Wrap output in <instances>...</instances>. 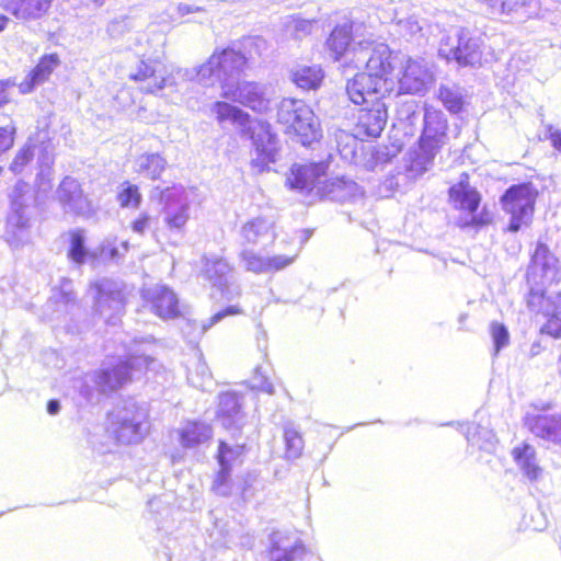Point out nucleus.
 Segmentation results:
<instances>
[{
    "label": "nucleus",
    "instance_id": "f257e3e1",
    "mask_svg": "<svg viewBox=\"0 0 561 561\" xmlns=\"http://www.w3.org/2000/svg\"><path fill=\"white\" fill-rule=\"evenodd\" d=\"M345 92L351 103L362 106L353 128L355 137L378 138L389 117L386 101L396 94L394 50L387 44L373 45L364 70L346 81Z\"/></svg>",
    "mask_w": 561,
    "mask_h": 561
},
{
    "label": "nucleus",
    "instance_id": "f03ea898",
    "mask_svg": "<svg viewBox=\"0 0 561 561\" xmlns=\"http://www.w3.org/2000/svg\"><path fill=\"white\" fill-rule=\"evenodd\" d=\"M276 121L284 127L286 135L296 138L304 146H310L321 138L319 119L302 100L283 99L277 106Z\"/></svg>",
    "mask_w": 561,
    "mask_h": 561
},
{
    "label": "nucleus",
    "instance_id": "7ed1b4c3",
    "mask_svg": "<svg viewBox=\"0 0 561 561\" xmlns=\"http://www.w3.org/2000/svg\"><path fill=\"white\" fill-rule=\"evenodd\" d=\"M539 191L531 182L508 186L500 197L502 209L510 216L508 232H517L533 222Z\"/></svg>",
    "mask_w": 561,
    "mask_h": 561
},
{
    "label": "nucleus",
    "instance_id": "20e7f679",
    "mask_svg": "<svg viewBox=\"0 0 561 561\" xmlns=\"http://www.w3.org/2000/svg\"><path fill=\"white\" fill-rule=\"evenodd\" d=\"M525 278L530 289H538V286L552 285L561 280L559 260L547 244L542 242L536 244Z\"/></svg>",
    "mask_w": 561,
    "mask_h": 561
},
{
    "label": "nucleus",
    "instance_id": "39448f33",
    "mask_svg": "<svg viewBox=\"0 0 561 561\" xmlns=\"http://www.w3.org/2000/svg\"><path fill=\"white\" fill-rule=\"evenodd\" d=\"M247 64V57L239 50L230 47L216 49L201 65L198 75L202 78H228L243 72Z\"/></svg>",
    "mask_w": 561,
    "mask_h": 561
},
{
    "label": "nucleus",
    "instance_id": "423d86ee",
    "mask_svg": "<svg viewBox=\"0 0 561 561\" xmlns=\"http://www.w3.org/2000/svg\"><path fill=\"white\" fill-rule=\"evenodd\" d=\"M526 302L530 310L547 317L540 332L561 339V293L554 297H547L545 290L530 289L526 296Z\"/></svg>",
    "mask_w": 561,
    "mask_h": 561
},
{
    "label": "nucleus",
    "instance_id": "0eeeda50",
    "mask_svg": "<svg viewBox=\"0 0 561 561\" xmlns=\"http://www.w3.org/2000/svg\"><path fill=\"white\" fill-rule=\"evenodd\" d=\"M142 300L150 311L163 321L183 316L182 305L176 293L167 285H156L144 290Z\"/></svg>",
    "mask_w": 561,
    "mask_h": 561
},
{
    "label": "nucleus",
    "instance_id": "6e6552de",
    "mask_svg": "<svg viewBox=\"0 0 561 561\" xmlns=\"http://www.w3.org/2000/svg\"><path fill=\"white\" fill-rule=\"evenodd\" d=\"M138 368L137 357L130 356L114 365L96 371L94 383L101 394L108 396L133 380V373Z\"/></svg>",
    "mask_w": 561,
    "mask_h": 561
},
{
    "label": "nucleus",
    "instance_id": "1a4fd4ad",
    "mask_svg": "<svg viewBox=\"0 0 561 561\" xmlns=\"http://www.w3.org/2000/svg\"><path fill=\"white\" fill-rule=\"evenodd\" d=\"M448 122L439 111L426 112L424 126L419 138V147L426 156L436 154L445 145Z\"/></svg>",
    "mask_w": 561,
    "mask_h": 561
},
{
    "label": "nucleus",
    "instance_id": "9d476101",
    "mask_svg": "<svg viewBox=\"0 0 561 561\" xmlns=\"http://www.w3.org/2000/svg\"><path fill=\"white\" fill-rule=\"evenodd\" d=\"M374 41H360L357 47L354 46V28L352 23L335 25L325 39L324 47L334 61L341 60L348 51L358 49H369L371 53Z\"/></svg>",
    "mask_w": 561,
    "mask_h": 561
},
{
    "label": "nucleus",
    "instance_id": "9b49d317",
    "mask_svg": "<svg viewBox=\"0 0 561 561\" xmlns=\"http://www.w3.org/2000/svg\"><path fill=\"white\" fill-rule=\"evenodd\" d=\"M329 164L325 161L294 164L286 178V185L299 192L309 193L321 183L327 175Z\"/></svg>",
    "mask_w": 561,
    "mask_h": 561
},
{
    "label": "nucleus",
    "instance_id": "f8f14e48",
    "mask_svg": "<svg viewBox=\"0 0 561 561\" xmlns=\"http://www.w3.org/2000/svg\"><path fill=\"white\" fill-rule=\"evenodd\" d=\"M159 66L157 60H140L135 71L129 75V79L138 84L141 93L156 94L168 85L169 76Z\"/></svg>",
    "mask_w": 561,
    "mask_h": 561
},
{
    "label": "nucleus",
    "instance_id": "ddd939ff",
    "mask_svg": "<svg viewBox=\"0 0 561 561\" xmlns=\"http://www.w3.org/2000/svg\"><path fill=\"white\" fill-rule=\"evenodd\" d=\"M222 98L231 99L257 114L265 113L270 108V99L256 81L239 82L234 89L224 91Z\"/></svg>",
    "mask_w": 561,
    "mask_h": 561
},
{
    "label": "nucleus",
    "instance_id": "4468645a",
    "mask_svg": "<svg viewBox=\"0 0 561 561\" xmlns=\"http://www.w3.org/2000/svg\"><path fill=\"white\" fill-rule=\"evenodd\" d=\"M523 425L536 437L554 444H561V414L548 413L542 410L528 413Z\"/></svg>",
    "mask_w": 561,
    "mask_h": 561
},
{
    "label": "nucleus",
    "instance_id": "2eb2a0df",
    "mask_svg": "<svg viewBox=\"0 0 561 561\" xmlns=\"http://www.w3.org/2000/svg\"><path fill=\"white\" fill-rule=\"evenodd\" d=\"M245 449V445H239L232 448L225 440H219L216 459L219 465V470L216 472L211 483V491L219 496H228L230 494L231 485V466L229 458L240 456Z\"/></svg>",
    "mask_w": 561,
    "mask_h": 561
},
{
    "label": "nucleus",
    "instance_id": "dca6fc26",
    "mask_svg": "<svg viewBox=\"0 0 561 561\" xmlns=\"http://www.w3.org/2000/svg\"><path fill=\"white\" fill-rule=\"evenodd\" d=\"M57 202L65 213L76 216L91 210L92 205L85 196L81 184L70 178H65L57 188Z\"/></svg>",
    "mask_w": 561,
    "mask_h": 561
},
{
    "label": "nucleus",
    "instance_id": "f3484780",
    "mask_svg": "<svg viewBox=\"0 0 561 561\" xmlns=\"http://www.w3.org/2000/svg\"><path fill=\"white\" fill-rule=\"evenodd\" d=\"M448 198L456 209L471 215L477 213L482 202L480 192L470 183L468 172L461 173L459 180L448 188Z\"/></svg>",
    "mask_w": 561,
    "mask_h": 561
},
{
    "label": "nucleus",
    "instance_id": "a211bd4d",
    "mask_svg": "<svg viewBox=\"0 0 561 561\" xmlns=\"http://www.w3.org/2000/svg\"><path fill=\"white\" fill-rule=\"evenodd\" d=\"M482 56L481 41L461 30L457 35V45L451 49V58L461 67H474L481 64Z\"/></svg>",
    "mask_w": 561,
    "mask_h": 561
},
{
    "label": "nucleus",
    "instance_id": "6ab92c4d",
    "mask_svg": "<svg viewBox=\"0 0 561 561\" xmlns=\"http://www.w3.org/2000/svg\"><path fill=\"white\" fill-rule=\"evenodd\" d=\"M60 64L61 60L57 53L42 55L37 64L27 73L26 78L19 84L20 92L23 94L30 93L38 84L48 81L51 73Z\"/></svg>",
    "mask_w": 561,
    "mask_h": 561
},
{
    "label": "nucleus",
    "instance_id": "aec40b11",
    "mask_svg": "<svg viewBox=\"0 0 561 561\" xmlns=\"http://www.w3.org/2000/svg\"><path fill=\"white\" fill-rule=\"evenodd\" d=\"M397 60V56L394 55V61ZM397 66L394 65V70ZM426 70L424 66L412 58L407 59L404 67L402 69L401 77L399 80H396V95L400 94H414L421 91L424 87V75ZM394 79H397V75L394 73Z\"/></svg>",
    "mask_w": 561,
    "mask_h": 561
},
{
    "label": "nucleus",
    "instance_id": "412c9836",
    "mask_svg": "<svg viewBox=\"0 0 561 561\" xmlns=\"http://www.w3.org/2000/svg\"><path fill=\"white\" fill-rule=\"evenodd\" d=\"M51 0H4L2 8L18 20L28 21L44 16Z\"/></svg>",
    "mask_w": 561,
    "mask_h": 561
},
{
    "label": "nucleus",
    "instance_id": "4be33fe9",
    "mask_svg": "<svg viewBox=\"0 0 561 561\" xmlns=\"http://www.w3.org/2000/svg\"><path fill=\"white\" fill-rule=\"evenodd\" d=\"M242 415V404L238 393L225 391L218 394L215 416L224 427H232Z\"/></svg>",
    "mask_w": 561,
    "mask_h": 561
},
{
    "label": "nucleus",
    "instance_id": "5701e85b",
    "mask_svg": "<svg viewBox=\"0 0 561 561\" xmlns=\"http://www.w3.org/2000/svg\"><path fill=\"white\" fill-rule=\"evenodd\" d=\"M211 438V425L201 420H188L179 430V442L185 449L196 448Z\"/></svg>",
    "mask_w": 561,
    "mask_h": 561
},
{
    "label": "nucleus",
    "instance_id": "b1692460",
    "mask_svg": "<svg viewBox=\"0 0 561 561\" xmlns=\"http://www.w3.org/2000/svg\"><path fill=\"white\" fill-rule=\"evenodd\" d=\"M511 455L529 481H537L541 477L542 469L537 462L536 450L529 443L524 442L515 446Z\"/></svg>",
    "mask_w": 561,
    "mask_h": 561
},
{
    "label": "nucleus",
    "instance_id": "393cba45",
    "mask_svg": "<svg viewBox=\"0 0 561 561\" xmlns=\"http://www.w3.org/2000/svg\"><path fill=\"white\" fill-rule=\"evenodd\" d=\"M304 551L301 543L291 542L287 536L275 535L267 549V558L270 561H295Z\"/></svg>",
    "mask_w": 561,
    "mask_h": 561
},
{
    "label": "nucleus",
    "instance_id": "a878e982",
    "mask_svg": "<svg viewBox=\"0 0 561 561\" xmlns=\"http://www.w3.org/2000/svg\"><path fill=\"white\" fill-rule=\"evenodd\" d=\"M325 73L320 65H302L291 72L293 83L304 91L318 90L324 80Z\"/></svg>",
    "mask_w": 561,
    "mask_h": 561
},
{
    "label": "nucleus",
    "instance_id": "bb28decb",
    "mask_svg": "<svg viewBox=\"0 0 561 561\" xmlns=\"http://www.w3.org/2000/svg\"><path fill=\"white\" fill-rule=\"evenodd\" d=\"M215 118L219 124L231 122L242 128H249L251 124V116L242 108L232 105L226 101H216L211 107Z\"/></svg>",
    "mask_w": 561,
    "mask_h": 561
},
{
    "label": "nucleus",
    "instance_id": "cd10ccee",
    "mask_svg": "<svg viewBox=\"0 0 561 561\" xmlns=\"http://www.w3.org/2000/svg\"><path fill=\"white\" fill-rule=\"evenodd\" d=\"M167 160L161 153L145 152L137 157L135 172L151 181H157L167 169Z\"/></svg>",
    "mask_w": 561,
    "mask_h": 561
},
{
    "label": "nucleus",
    "instance_id": "c85d7f7f",
    "mask_svg": "<svg viewBox=\"0 0 561 561\" xmlns=\"http://www.w3.org/2000/svg\"><path fill=\"white\" fill-rule=\"evenodd\" d=\"M268 234L275 238L273 224L263 218L251 219L241 227V236L244 242L249 244H254Z\"/></svg>",
    "mask_w": 561,
    "mask_h": 561
},
{
    "label": "nucleus",
    "instance_id": "c756f323",
    "mask_svg": "<svg viewBox=\"0 0 561 561\" xmlns=\"http://www.w3.org/2000/svg\"><path fill=\"white\" fill-rule=\"evenodd\" d=\"M84 241L85 237L82 229H73L68 232L67 257L77 265L85 263L89 256Z\"/></svg>",
    "mask_w": 561,
    "mask_h": 561
},
{
    "label": "nucleus",
    "instance_id": "7c9ffc66",
    "mask_svg": "<svg viewBox=\"0 0 561 561\" xmlns=\"http://www.w3.org/2000/svg\"><path fill=\"white\" fill-rule=\"evenodd\" d=\"M285 444V457L287 459H297L302 455L305 443L301 433L291 426H287L283 432Z\"/></svg>",
    "mask_w": 561,
    "mask_h": 561
},
{
    "label": "nucleus",
    "instance_id": "2f4dec72",
    "mask_svg": "<svg viewBox=\"0 0 561 561\" xmlns=\"http://www.w3.org/2000/svg\"><path fill=\"white\" fill-rule=\"evenodd\" d=\"M116 198L122 208H138L142 201L138 185L130 182H124Z\"/></svg>",
    "mask_w": 561,
    "mask_h": 561
},
{
    "label": "nucleus",
    "instance_id": "473e14b6",
    "mask_svg": "<svg viewBox=\"0 0 561 561\" xmlns=\"http://www.w3.org/2000/svg\"><path fill=\"white\" fill-rule=\"evenodd\" d=\"M229 270V263L221 256L203 257V274L207 279H221Z\"/></svg>",
    "mask_w": 561,
    "mask_h": 561
},
{
    "label": "nucleus",
    "instance_id": "72a5a7b5",
    "mask_svg": "<svg viewBox=\"0 0 561 561\" xmlns=\"http://www.w3.org/2000/svg\"><path fill=\"white\" fill-rule=\"evenodd\" d=\"M437 98L446 110L453 114H458L463 110L465 101L462 95L449 87H440Z\"/></svg>",
    "mask_w": 561,
    "mask_h": 561
},
{
    "label": "nucleus",
    "instance_id": "f704fd0d",
    "mask_svg": "<svg viewBox=\"0 0 561 561\" xmlns=\"http://www.w3.org/2000/svg\"><path fill=\"white\" fill-rule=\"evenodd\" d=\"M489 330L494 344V355H497L510 344V332L503 323L497 321L491 322Z\"/></svg>",
    "mask_w": 561,
    "mask_h": 561
},
{
    "label": "nucleus",
    "instance_id": "c9c22d12",
    "mask_svg": "<svg viewBox=\"0 0 561 561\" xmlns=\"http://www.w3.org/2000/svg\"><path fill=\"white\" fill-rule=\"evenodd\" d=\"M245 268L254 274L268 273L266 257L250 251H242L240 254Z\"/></svg>",
    "mask_w": 561,
    "mask_h": 561
},
{
    "label": "nucleus",
    "instance_id": "e433bc0d",
    "mask_svg": "<svg viewBox=\"0 0 561 561\" xmlns=\"http://www.w3.org/2000/svg\"><path fill=\"white\" fill-rule=\"evenodd\" d=\"M16 130V125L12 119L8 125L0 127V154L9 151L13 147Z\"/></svg>",
    "mask_w": 561,
    "mask_h": 561
},
{
    "label": "nucleus",
    "instance_id": "4c0bfd02",
    "mask_svg": "<svg viewBox=\"0 0 561 561\" xmlns=\"http://www.w3.org/2000/svg\"><path fill=\"white\" fill-rule=\"evenodd\" d=\"M34 157L33 148L31 146H23L14 156L10 170L13 173H20Z\"/></svg>",
    "mask_w": 561,
    "mask_h": 561
},
{
    "label": "nucleus",
    "instance_id": "58836bf2",
    "mask_svg": "<svg viewBox=\"0 0 561 561\" xmlns=\"http://www.w3.org/2000/svg\"><path fill=\"white\" fill-rule=\"evenodd\" d=\"M188 220L187 207L182 206L176 211L168 215L164 219L165 225L172 230H182Z\"/></svg>",
    "mask_w": 561,
    "mask_h": 561
},
{
    "label": "nucleus",
    "instance_id": "ea45409f",
    "mask_svg": "<svg viewBox=\"0 0 561 561\" xmlns=\"http://www.w3.org/2000/svg\"><path fill=\"white\" fill-rule=\"evenodd\" d=\"M296 257H297L296 253H294L291 255L277 254V255L266 257L268 273L278 272V271L286 268L287 266H289L290 264H293L295 262Z\"/></svg>",
    "mask_w": 561,
    "mask_h": 561
},
{
    "label": "nucleus",
    "instance_id": "a19ab883",
    "mask_svg": "<svg viewBox=\"0 0 561 561\" xmlns=\"http://www.w3.org/2000/svg\"><path fill=\"white\" fill-rule=\"evenodd\" d=\"M492 216L484 209L478 216H472L470 220H462L457 224L460 229L482 228L492 224Z\"/></svg>",
    "mask_w": 561,
    "mask_h": 561
},
{
    "label": "nucleus",
    "instance_id": "79ce46f5",
    "mask_svg": "<svg viewBox=\"0 0 561 561\" xmlns=\"http://www.w3.org/2000/svg\"><path fill=\"white\" fill-rule=\"evenodd\" d=\"M140 432H141V424L134 422L131 420H123L116 430L118 439H125L126 433H129L133 436H139Z\"/></svg>",
    "mask_w": 561,
    "mask_h": 561
},
{
    "label": "nucleus",
    "instance_id": "37998d69",
    "mask_svg": "<svg viewBox=\"0 0 561 561\" xmlns=\"http://www.w3.org/2000/svg\"><path fill=\"white\" fill-rule=\"evenodd\" d=\"M151 221V217L147 213H141L137 218H135L131 224L130 228L135 233L144 234L145 231L148 229Z\"/></svg>",
    "mask_w": 561,
    "mask_h": 561
},
{
    "label": "nucleus",
    "instance_id": "c03bdc74",
    "mask_svg": "<svg viewBox=\"0 0 561 561\" xmlns=\"http://www.w3.org/2000/svg\"><path fill=\"white\" fill-rule=\"evenodd\" d=\"M240 313H241V309L238 306H229V307L216 312L215 314H213L210 318V324L218 322L219 320H221L222 318H225L227 316H236V314H240Z\"/></svg>",
    "mask_w": 561,
    "mask_h": 561
},
{
    "label": "nucleus",
    "instance_id": "a18cd8bd",
    "mask_svg": "<svg viewBox=\"0 0 561 561\" xmlns=\"http://www.w3.org/2000/svg\"><path fill=\"white\" fill-rule=\"evenodd\" d=\"M14 85L11 80H0V107L10 102L9 89Z\"/></svg>",
    "mask_w": 561,
    "mask_h": 561
},
{
    "label": "nucleus",
    "instance_id": "49530a36",
    "mask_svg": "<svg viewBox=\"0 0 561 561\" xmlns=\"http://www.w3.org/2000/svg\"><path fill=\"white\" fill-rule=\"evenodd\" d=\"M547 137L553 149L561 152V130L549 127Z\"/></svg>",
    "mask_w": 561,
    "mask_h": 561
},
{
    "label": "nucleus",
    "instance_id": "de8ad7c7",
    "mask_svg": "<svg viewBox=\"0 0 561 561\" xmlns=\"http://www.w3.org/2000/svg\"><path fill=\"white\" fill-rule=\"evenodd\" d=\"M101 254L111 260H117L121 254L115 245H106L101 249Z\"/></svg>",
    "mask_w": 561,
    "mask_h": 561
},
{
    "label": "nucleus",
    "instance_id": "09e8293b",
    "mask_svg": "<svg viewBox=\"0 0 561 561\" xmlns=\"http://www.w3.org/2000/svg\"><path fill=\"white\" fill-rule=\"evenodd\" d=\"M543 350H545V346L541 344V342L536 341L530 346L528 357L534 358V357L540 355L543 352Z\"/></svg>",
    "mask_w": 561,
    "mask_h": 561
},
{
    "label": "nucleus",
    "instance_id": "8fccbe9b",
    "mask_svg": "<svg viewBox=\"0 0 561 561\" xmlns=\"http://www.w3.org/2000/svg\"><path fill=\"white\" fill-rule=\"evenodd\" d=\"M59 410V402L57 400H49L47 402V411L49 414H56Z\"/></svg>",
    "mask_w": 561,
    "mask_h": 561
},
{
    "label": "nucleus",
    "instance_id": "3c124183",
    "mask_svg": "<svg viewBox=\"0 0 561 561\" xmlns=\"http://www.w3.org/2000/svg\"><path fill=\"white\" fill-rule=\"evenodd\" d=\"M26 184L22 181H20L16 185H15V194H16V197H21L23 194H24V188H25Z\"/></svg>",
    "mask_w": 561,
    "mask_h": 561
},
{
    "label": "nucleus",
    "instance_id": "603ef678",
    "mask_svg": "<svg viewBox=\"0 0 561 561\" xmlns=\"http://www.w3.org/2000/svg\"><path fill=\"white\" fill-rule=\"evenodd\" d=\"M10 20L7 15L0 14V32L4 31L9 24Z\"/></svg>",
    "mask_w": 561,
    "mask_h": 561
},
{
    "label": "nucleus",
    "instance_id": "864d4df0",
    "mask_svg": "<svg viewBox=\"0 0 561 561\" xmlns=\"http://www.w3.org/2000/svg\"><path fill=\"white\" fill-rule=\"evenodd\" d=\"M179 10L185 14V13H192V12H195V11H198V8H196L195 10L191 9L188 5H180L179 7Z\"/></svg>",
    "mask_w": 561,
    "mask_h": 561
},
{
    "label": "nucleus",
    "instance_id": "5fc2aeb1",
    "mask_svg": "<svg viewBox=\"0 0 561 561\" xmlns=\"http://www.w3.org/2000/svg\"><path fill=\"white\" fill-rule=\"evenodd\" d=\"M262 391H264L267 394H272L274 392L273 385L267 383L265 387L262 388Z\"/></svg>",
    "mask_w": 561,
    "mask_h": 561
},
{
    "label": "nucleus",
    "instance_id": "6e6d98bb",
    "mask_svg": "<svg viewBox=\"0 0 561 561\" xmlns=\"http://www.w3.org/2000/svg\"><path fill=\"white\" fill-rule=\"evenodd\" d=\"M318 194H319L321 197H323V196L327 194L325 187H320V188L318 190Z\"/></svg>",
    "mask_w": 561,
    "mask_h": 561
},
{
    "label": "nucleus",
    "instance_id": "4d7b16f0",
    "mask_svg": "<svg viewBox=\"0 0 561 561\" xmlns=\"http://www.w3.org/2000/svg\"><path fill=\"white\" fill-rule=\"evenodd\" d=\"M328 185H329V181H324V186L327 187ZM330 185H331V186H334V185H335V183H334V182H330Z\"/></svg>",
    "mask_w": 561,
    "mask_h": 561
},
{
    "label": "nucleus",
    "instance_id": "13d9d810",
    "mask_svg": "<svg viewBox=\"0 0 561 561\" xmlns=\"http://www.w3.org/2000/svg\"><path fill=\"white\" fill-rule=\"evenodd\" d=\"M169 190H170L169 187H165V188H163V190H160V194L162 195V194H164V193L169 192Z\"/></svg>",
    "mask_w": 561,
    "mask_h": 561
}]
</instances>
